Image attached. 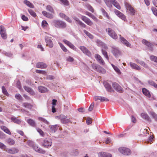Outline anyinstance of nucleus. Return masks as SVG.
<instances>
[{"instance_id":"obj_37","label":"nucleus","mask_w":157,"mask_h":157,"mask_svg":"<svg viewBox=\"0 0 157 157\" xmlns=\"http://www.w3.org/2000/svg\"><path fill=\"white\" fill-rule=\"evenodd\" d=\"M101 52L102 54L104 56L105 58L107 59V60L109 61V58L107 52L103 49H102Z\"/></svg>"},{"instance_id":"obj_35","label":"nucleus","mask_w":157,"mask_h":157,"mask_svg":"<svg viewBox=\"0 0 157 157\" xmlns=\"http://www.w3.org/2000/svg\"><path fill=\"white\" fill-rule=\"evenodd\" d=\"M23 106L29 109H31L33 107V106L27 102L23 103Z\"/></svg>"},{"instance_id":"obj_48","label":"nucleus","mask_w":157,"mask_h":157,"mask_svg":"<svg viewBox=\"0 0 157 157\" xmlns=\"http://www.w3.org/2000/svg\"><path fill=\"white\" fill-rule=\"evenodd\" d=\"M2 93L5 95L7 96H9V94L8 93L6 90L4 86H3L2 87Z\"/></svg>"},{"instance_id":"obj_6","label":"nucleus","mask_w":157,"mask_h":157,"mask_svg":"<svg viewBox=\"0 0 157 157\" xmlns=\"http://www.w3.org/2000/svg\"><path fill=\"white\" fill-rule=\"evenodd\" d=\"M125 7L127 10L129 11L130 14L134 15L135 14V10L134 8L129 3H126L125 4Z\"/></svg>"},{"instance_id":"obj_64","label":"nucleus","mask_w":157,"mask_h":157,"mask_svg":"<svg viewBox=\"0 0 157 157\" xmlns=\"http://www.w3.org/2000/svg\"><path fill=\"white\" fill-rule=\"evenodd\" d=\"M54 78L55 77L54 76L51 75H48L46 78L47 79H48L49 80H53L54 79Z\"/></svg>"},{"instance_id":"obj_34","label":"nucleus","mask_w":157,"mask_h":157,"mask_svg":"<svg viewBox=\"0 0 157 157\" xmlns=\"http://www.w3.org/2000/svg\"><path fill=\"white\" fill-rule=\"evenodd\" d=\"M24 3L28 7L33 8L34 7V6L33 4L30 3L29 1L27 0H24Z\"/></svg>"},{"instance_id":"obj_58","label":"nucleus","mask_w":157,"mask_h":157,"mask_svg":"<svg viewBox=\"0 0 157 157\" xmlns=\"http://www.w3.org/2000/svg\"><path fill=\"white\" fill-rule=\"evenodd\" d=\"M0 148L6 151L7 147L3 143L0 142Z\"/></svg>"},{"instance_id":"obj_14","label":"nucleus","mask_w":157,"mask_h":157,"mask_svg":"<svg viewBox=\"0 0 157 157\" xmlns=\"http://www.w3.org/2000/svg\"><path fill=\"white\" fill-rule=\"evenodd\" d=\"M112 52L116 57H117L121 55L120 52L117 48H112Z\"/></svg>"},{"instance_id":"obj_54","label":"nucleus","mask_w":157,"mask_h":157,"mask_svg":"<svg viewBox=\"0 0 157 157\" xmlns=\"http://www.w3.org/2000/svg\"><path fill=\"white\" fill-rule=\"evenodd\" d=\"M38 119L39 120L43 122L44 123L47 124H48V122L44 118L42 117H39Z\"/></svg>"},{"instance_id":"obj_9","label":"nucleus","mask_w":157,"mask_h":157,"mask_svg":"<svg viewBox=\"0 0 157 157\" xmlns=\"http://www.w3.org/2000/svg\"><path fill=\"white\" fill-rule=\"evenodd\" d=\"M94 57L100 64L102 65H104L105 64V62L99 54H95L94 55Z\"/></svg>"},{"instance_id":"obj_12","label":"nucleus","mask_w":157,"mask_h":157,"mask_svg":"<svg viewBox=\"0 0 157 157\" xmlns=\"http://www.w3.org/2000/svg\"><path fill=\"white\" fill-rule=\"evenodd\" d=\"M79 48L83 53L89 56H91V52L85 47L81 46H80Z\"/></svg>"},{"instance_id":"obj_36","label":"nucleus","mask_w":157,"mask_h":157,"mask_svg":"<svg viewBox=\"0 0 157 157\" xmlns=\"http://www.w3.org/2000/svg\"><path fill=\"white\" fill-rule=\"evenodd\" d=\"M39 90L42 93H44L47 91L46 88L43 86H40L38 87Z\"/></svg>"},{"instance_id":"obj_39","label":"nucleus","mask_w":157,"mask_h":157,"mask_svg":"<svg viewBox=\"0 0 157 157\" xmlns=\"http://www.w3.org/2000/svg\"><path fill=\"white\" fill-rule=\"evenodd\" d=\"M85 6L87 8L88 10L92 13H94V10L92 6L88 4H86L85 5Z\"/></svg>"},{"instance_id":"obj_2","label":"nucleus","mask_w":157,"mask_h":157,"mask_svg":"<svg viewBox=\"0 0 157 157\" xmlns=\"http://www.w3.org/2000/svg\"><path fill=\"white\" fill-rule=\"evenodd\" d=\"M53 25L57 28H64L66 27V24L59 20H55L53 21Z\"/></svg>"},{"instance_id":"obj_19","label":"nucleus","mask_w":157,"mask_h":157,"mask_svg":"<svg viewBox=\"0 0 157 157\" xmlns=\"http://www.w3.org/2000/svg\"><path fill=\"white\" fill-rule=\"evenodd\" d=\"M70 48L73 50H75V46L74 45L72 44L71 42L68 40H67L65 39H64L63 41Z\"/></svg>"},{"instance_id":"obj_27","label":"nucleus","mask_w":157,"mask_h":157,"mask_svg":"<svg viewBox=\"0 0 157 157\" xmlns=\"http://www.w3.org/2000/svg\"><path fill=\"white\" fill-rule=\"evenodd\" d=\"M27 122L31 126L33 127L36 126L35 121L31 119H29L27 120Z\"/></svg>"},{"instance_id":"obj_49","label":"nucleus","mask_w":157,"mask_h":157,"mask_svg":"<svg viewBox=\"0 0 157 157\" xmlns=\"http://www.w3.org/2000/svg\"><path fill=\"white\" fill-rule=\"evenodd\" d=\"M24 88L26 91L28 92L32 93L33 92V90L29 87L25 86H24Z\"/></svg>"},{"instance_id":"obj_47","label":"nucleus","mask_w":157,"mask_h":157,"mask_svg":"<svg viewBox=\"0 0 157 157\" xmlns=\"http://www.w3.org/2000/svg\"><path fill=\"white\" fill-rule=\"evenodd\" d=\"M83 31L84 33L90 38L91 39H93V36L89 32L85 30H84Z\"/></svg>"},{"instance_id":"obj_59","label":"nucleus","mask_w":157,"mask_h":157,"mask_svg":"<svg viewBox=\"0 0 157 157\" xmlns=\"http://www.w3.org/2000/svg\"><path fill=\"white\" fill-rule=\"evenodd\" d=\"M150 59L151 60L157 63V57L154 56H151L150 57Z\"/></svg>"},{"instance_id":"obj_63","label":"nucleus","mask_w":157,"mask_h":157,"mask_svg":"<svg viewBox=\"0 0 157 157\" xmlns=\"http://www.w3.org/2000/svg\"><path fill=\"white\" fill-rule=\"evenodd\" d=\"M94 102H92L88 110L89 111H91L93 110L94 107Z\"/></svg>"},{"instance_id":"obj_3","label":"nucleus","mask_w":157,"mask_h":157,"mask_svg":"<svg viewBox=\"0 0 157 157\" xmlns=\"http://www.w3.org/2000/svg\"><path fill=\"white\" fill-rule=\"evenodd\" d=\"M118 150L121 153L125 155H129L131 153V151L130 149L124 147H120Z\"/></svg>"},{"instance_id":"obj_25","label":"nucleus","mask_w":157,"mask_h":157,"mask_svg":"<svg viewBox=\"0 0 157 157\" xmlns=\"http://www.w3.org/2000/svg\"><path fill=\"white\" fill-rule=\"evenodd\" d=\"M143 44L150 48H152L153 45L145 39H143L142 41Z\"/></svg>"},{"instance_id":"obj_51","label":"nucleus","mask_w":157,"mask_h":157,"mask_svg":"<svg viewBox=\"0 0 157 157\" xmlns=\"http://www.w3.org/2000/svg\"><path fill=\"white\" fill-rule=\"evenodd\" d=\"M36 72L37 73L43 75H45L47 74V72L45 71L39 70H36Z\"/></svg>"},{"instance_id":"obj_55","label":"nucleus","mask_w":157,"mask_h":157,"mask_svg":"<svg viewBox=\"0 0 157 157\" xmlns=\"http://www.w3.org/2000/svg\"><path fill=\"white\" fill-rule=\"evenodd\" d=\"M151 9L154 14L157 17V9L155 7H152Z\"/></svg>"},{"instance_id":"obj_26","label":"nucleus","mask_w":157,"mask_h":157,"mask_svg":"<svg viewBox=\"0 0 157 157\" xmlns=\"http://www.w3.org/2000/svg\"><path fill=\"white\" fill-rule=\"evenodd\" d=\"M42 13L45 17L49 18H52L53 17V16L52 14L48 13L45 11H43L42 12Z\"/></svg>"},{"instance_id":"obj_29","label":"nucleus","mask_w":157,"mask_h":157,"mask_svg":"<svg viewBox=\"0 0 157 157\" xmlns=\"http://www.w3.org/2000/svg\"><path fill=\"white\" fill-rule=\"evenodd\" d=\"M130 66L133 69L138 70H140V67L136 64L132 63H130Z\"/></svg>"},{"instance_id":"obj_44","label":"nucleus","mask_w":157,"mask_h":157,"mask_svg":"<svg viewBox=\"0 0 157 157\" xmlns=\"http://www.w3.org/2000/svg\"><path fill=\"white\" fill-rule=\"evenodd\" d=\"M28 11L30 14L33 17H36L37 15L36 13L32 10H29Z\"/></svg>"},{"instance_id":"obj_11","label":"nucleus","mask_w":157,"mask_h":157,"mask_svg":"<svg viewBox=\"0 0 157 157\" xmlns=\"http://www.w3.org/2000/svg\"><path fill=\"white\" fill-rule=\"evenodd\" d=\"M0 33L3 39H6L7 38V35L6 33L5 29L2 25L0 26Z\"/></svg>"},{"instance_id":"obj_16","label":"nucleus","mask_w":157,"mask_h":157,"mask_svg":"<svg viewBox=\"0 0 157 157\" xmlns=\"http://www.w3.org/2000/svg\"><path fill=\"white\" fill-rule=\"evenodd\" d=\"M121 41L122 43L128 47H130V44L123 37L121 36V35H119Z\"/></svg>"},{"instance_id":"obj_24","label":"nucleus","mask_w":157,"mask_h":157,"mask_svg":"<svg viewBox=\"0 0 157 157\" xmlns=\"http://www.w3.org/2000/svg\"><path fill=\"white\" fill-rule=\"evenodd\" d=\"M99 157H112V155L109 153L101 152L98 154Z\"/></svg>"},{"instance_id":"obj_46","label":"nucleus","mask_w":157,"mask_h":157,"mask_svg":"<svg viewBox=\"0 0 157 157\" xmlns=\"http://www.w3.org/2000/svg\"><path fill=\"white\" fill-rule=\"evenodd\" d=\"M37 132L40 134L42 137H44V132L40 129L37 128L36 129Z\"/></svg>"},{"instance_id":"obj_23","label":"nucleus","mask_w":157,"mask_h":157,"mask_svg":"<svg viewBox=\"0 0 157 157\" xmlns=\"http://www.w3.org/2000/svg\"><path fill=\"white\" fill-rule=\"evenodd\" d=\"M34 149L36 151L39 153L44 154L45 153V151L44 150L39 147L35 145L34 146Z\"/></svg>"},{"instance_id":"obj_10","label":"nucleus","mask_w":157,"mask_h":157,"mask_svg":"<svg viewBox=\"0 0 157 157\" xmlns=\"http://www.w3.org/2000/svg\"><path fill=\"white\" fill-rule=\"evenodd\" d=\"M6 151L10 154H14L17 153L19 151V150L17 148L13 147L11 148H6Z\"/></svg>"},{"instance_id":"obj_60","label":"nucleus","mask_w":157,"mask_h":157,"mask_svg":"<svg viewBox=\"0 0 157 157\" xmlns=\"http://www.w3.org/2000/svg\"><path fill=\"white\" fill-rule=\"evenodd\" d=\"M97 99L100 100L101 101H109V100L108 98L104 97H100V98H98Z\"/></svg>"},{"instance_id":"obj_43","label":"nucleus","mask_w":157,"mask_h":157,"mask_svg":"<svg viewBox=\"0 0 157 157\" xmlns=\"http://www.w3.org/2000/svg\"><path fill=\"white\" fill-rule=\"evenodd\" d=\"M59 44L60 48L64 52H67L68 51V50L63 44L60 43H59Z\"/></svg>"},{"instance_id":"obj_57","label":"nucleus","mask_w":157,"mask_h":157,"mask_svg":"<svg viewBox=\"0 0 157 157\" xmlns=\"http://www.w3.org/2000/svg\"><path fill=\"white\" fill-rule=\"evenodd\" d=\"M114 89L116 90L120 93H122L123 91V89L121 88V87L120 86H118V87H117V88H116Z\"/></svg>"},{"instance_id":"obj_62","label":"nucleus","mask_w":157,"mask_h":157,"mask_svg":"<svg viewBox=\"0 0 157 157\" xmlns=\"http://www.w3.org/2000/svg\"><path fill=\"white\" fill-rule=\"evenodd\" d=\"M90 17L94 21L96 22H97L98 21V19L93 14H92Z\"/></svg>"},{"instance_id":"obj_38","label":"nucleus","mask_w":157,"mask_h":157,"mask_svg":"<svg viewBox=\"0 0 157 157\" xmlns=\"http://www.w3.org/2000/svg\"><path fill=\"white\" fill-rule=\"evenodd\" d=\"M141 116L145 120H148L149 119V117L147 113H142Z\"/></svg>"},{"instance_id":"obj_5","label":"nucleus","mask_w":157,"mask_h":157,"mask_svg":"<svg viewBox=\"0 0 157 157\" xmlns=\"http://www.w3.org/2000/svg\"><path fill=\"white\" fill-rule=\"evenodd\" d=\"M52 144V140L50 138H46L42 142V145L43 146L48 147L51 146Z\"/></svg>"},{"instance_id":"obj_4","label":"nucleus","mask_w":157,"mask_h":157,"mask_svg":"<svg viewBox=\"0 0 157 157\" xmlns=\"http://www.w3.org/2000/svg\"><path fill=\"white\" fill-rule=\"evenodd\" d=\"M106 31L108 34L112 38L114 39H117L118 38L117 36L115 31L110 28H107Z\"/></svg>"},{"instance_id":"obj_1","label":"nucleus","mask_w":157,"mask_h":157,"mask_svg":"<svg viewBox=\"0 0 157 157\" xmlns=\"http://www.w3.org/2000/svg\"><path fill=\"white\" fill-rule=\"evenodd\" d=\"M92 67L94 69L96 70L97 71L99 72L105 73L106 72L105 70L100 65L96 63H93L92 64Z\"/></svg>"},{"instance_id":"obj_13","label":"nucleus","mask_w":157,"mask_h":157,"mask_svg":"<svg viewBox=\"0 0 157 157\" xmlns=\"http://www.w3.org/2000/svg\"><path fill=\"white\" fill-rule=\"evenodd\" d=\"M104 85L107 90L110 92H114V90L112 88L111 86L107 82L105 81L103 82Z\"/></svg>"},{"instance_id":"obj_31","label":"nucleus","mask_w":157,"mask_h":157,"mask_svg":"<svg viewBox=\"0 0 157 157\" xmlns=\"http://www.w3.org/2000/svg\"><path fill=\"white\" fill-rule=\"evenodd\" d=\"M113 4L118 9L120 10L121 7L119 3L116 0H112Z\"/></svg>"},{"instance_id":"obj_50","label":"nucleus","mask_w":157,"mask_h":157,"mask_svg":"<svg viewBox=\"0 0 157 157\" xmlns=\"http://www.w3.org/2000/svg\"><path fill=\"white\" fill-rule=\"evenodd\" d=\"M149 84L154 86L155 87L157 88V84L154 82L152 81H149L148 82Z\"/></svg>"},{"instance_id":"obj_28","label":"nucleus","mask_w":157,"mask_h":157,"mask_svg":"<svg viewBox=\"0 0 157 157\" xmlns=\"http://www.w3.org/2000/svg\"><path fill=\"white\" fill-rule=\"evenodd\" d=\"M11 120L13 122L17 124H19L21 122V121L20 119L14 117H12L11 118Z\"/></svg>"},{"instance_id":"obj_52","label":"nucleus","mask_w":157,"mask_h":157,"mask_svg":"<svg viewBox=\"0 0 157 157\" xmlns=\"http://www.w3.org/2000/svg\"><path fill=\"white\" fill-rule=\"evenodd\" d=\"M41 25L42 27L44 28L48 26V24L46 21L43 20L42 21Z\"/></svg>"},{"instance_id":"obj_61","label":"nucleus","mask_w":157,"mask_h":157,"mask_svg":"<svg viewBox=\"0 0 157 157\" xmlns=\"http://www.w3.org/2000/svg\"><path fill=\"white\" fill-rule=\"evenodd\" d=\"M60 2L64 5L68 6L69 5V3L67 0H59Z\"/></svg>"},{"instance_id":"obj_30","label":"nucleus","mask_w":157,"mask_h":157,"mask_svg":"<svg viewBox=\"0 0 157 157\" xmlns=\"http://www.w3.org/2000/svg\"><path fill=\"white\" fill-rule=\"evenodd\" d=\"M1 129L2 130H3L6 133L8 134L9 135H11V132L9 129L7 128L6 127L4 126H2L1 127Z\"/></svg>"},{"instance_id":"obj_22","label":"nucleus","mask_w":157,"mask_h":157,"mask_svg":"<svg viewBox=\"0 0 157 157\" xmlns=\"http://www.w3.org/2000/svg\"><path fill=\"white\" fill-rule=\"evenodd\" d=\"M142 92L148 98H150L151 97V95L150 92L146 89L145 88H143Z\"/></svg>"},{"instance_id":"obj_32","label":"nucleus","mask_w":157,"mask_h":157,"mask_svg":"<svg viewBox=\"0 0 157 157\" xmlns=\"http://www.w3.org/2000/svg\"><path fill=\"white\" fill-rule=\"evenodd\" d=\"M103 1L108 7L111 8L112 7V0H103Z\"/></svg>"},{"instance_id":"obj_41","label":"nucleus","mask_w":157,"mask_h":157,"mask_svg":"<svg viewBox=\"0 0 157 157\" xmlns=\"http://www.w3.org/2000/svg\"><path fill=\"white\" fill-rule=\"evenodd\" d=\"M58 127V126L57 125H55L52 126L50 127V128L52 132H55L57 130Z\"/></svg>"},{"instance_id":"obj_45","label":"nucleus","mask_w":157,"mask_h":157,"mask_svg":"<svg viewBox=\"0 0 157 157\" xmlns=\"http://www.w3.org/2000/svg\"><path fill=\"white\" fill-rule=\"evenodd\" d=\"M149 114L151 115L156 121H157V115L155 112L153 111H151L149 113Z\"/></svg>"},{"instance_id":"obj_42","label":"nucleus","mask_w":157,"mask_h":157,"mask_svg":"<svg viewBox=\"0 0 157 157\" xmlns=\"http://www.w3.org/2000/svg\"><path fill=\"white\" fill-rule=\"evenodd\" d=\"M46 9L48 11H49L52 13H54V10L53 8L51 6L49 5L47 6Z\"/></svg>"},{"instance_id":"obj_15","label":"nucleus","mask_w":157,"mask_h":157,"mask_svg":"<svg viewBox=\"0 0 157 157\" xmlns=\"http://www.w3.org/2000/svg\"><path fill=\"white\" fill-rule=\"evenodd\" d=\"M67 117L62 115L60 116V118L61 122L63 124H66L69 122H71L70 119H67Z\"/></svg>"},{"instance_id":"obj_17","label":"nucleus","mask_w":157,"mask_h":157,"mask_svg":"<svg viewBox=\"0 0 157 157\" xmlns=\"http://www.w3.org/2000/svg\"><path fill=\"white\" fill-rule=\"evenodd\" d=\"M36 67L38 68L44 69L46 68L47 66L44 63L39 62L36 63Z\"/></svg>"},{"instance_id":"obj_7","label":"nucleus","mask_w":157,"mask_h":157,"mask_svg":"<svg viewBox=\"0 0 157 157\" xmlns=\"http://www.w3.org/2000/svg\"><path fill=\"white\" fill-rule=\"evenodd\" d=\"M81 19L87 25L91 26L93 24V22L88 18L85 16H82Z\"/></svg>"},{"instance_id":"obj_56","label":"nucleus","mask_w":157,"mask_h":157,"mask_svg":"<svg viewBox=\"0 0 157 157\" xmlns=\"http://www.w3.org/2000/svg\"><path fill=\"white\" fill-rule=\"evenodd\" d=\"M112 66L114 69V70L118 74H120L121 72L119 69L116 66L113 64H112Z\"/></svg>"},{"instance_id":"obj_18","label":"nucleus","mask_w":157,"mask_h":157,"mask_svg":"<svg viewBox=\"0 0 157 157\" xmlns=\"http://www.w3.org/2000/svg\"><path fill=\"white\" fill-rule=\"evenodd\" d=\"M70 48L73 50H75V46L74 45L72 44L71 42L68 40H67L65 39H64L63 41Z\"/></svg>"},{"instance_id":"obj_53","label":"nucleus","mask_w":157,"mask_h":157,"mask_svg":"<svg viewBox=\"0 0 157 157\" xmlns=\"http://www.w3.org/2000/svg\"><path fill=\"white\" fill-rule=\"evenodd\" d=\"M118 17L123 20L124 21H125L126 20L125 16L121 13V14L118 16Z\"/></svg>"},{"instance_id":"obj_21","label":"nucleus","mask_w":157,"mask_h":157,"mask_svg":"<svg viewBox=\"0 0 157 157\" xmlns=\"http://www.w3.org/2000/svg\"><path fill=\"white\" fill-rule=\"evenodd\" d=\"M74 20L76 21L77 24L79 25L83 28H85L86 27V25L79 20L78 18L75 17L74 18Z\"/></svg>"},{"instance_id":"obj_8","label":"nucleus","mask_w":157,"mask_h":157,"mask_svg":"<svg viewBox=\"0 0 157 157\" xmlns=\"http://www.w3.org/2000/svg\"><path fill=\"white\" fill-rule=\"evenodd\" d=\"M51 39L52 38L51 37L46 36L45 37L46 46H48L50 48H52L53 46V44Z\"/></svg>"},{"instance_id":"obj_20","label":"nucleus","mask_w":157,"mask_h":157,"mask_svg":"<svg viewBox=\"0 0 157 157\" xmlns=\"http://www.w3.org/2000/svg\"><path fill=\"white\" fill-rule=\"evenodd\" d=\"M70 48L73 50H75V46L74 45L72 44L71 42L68 40H67L65 39H64L63 41Z\"/></svg>"},{"instance_id":"obj_33","label":"nucleus","mask_w":157,"mask_h":157,"mask_svg":"<svg viewBox=\"0 0 157 157\" xmlns=\"http://www.w3.org/2000/svg\"><path fill=\"white\" fill-rule=\"evenodd\" d=\"M101 11L102 12L103 15L104 17H105L108 19H110V17L108 13L104 9L102 8L101 9Z\"/></svg>"},{"instance_id":"obj_40","label":"nucleus","mask_w":157,"mask_h":157,"mask_svg":"<svg viewBox=\"0 0 157 157\" xmlns=\"http://www.w3.org/2000/svg\"><path fill=\"white\" fill-rule=\"evenodd\" d=\"M6 142L10 145H13L15 144L14 140L11 138L7 139Z\"/></svg>"}]
</instances>
